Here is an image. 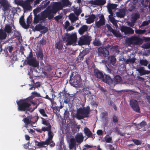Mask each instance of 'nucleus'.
<instances>
[{
    "label": "nucleus",
    "instance_id": "obj_18",
    "mask_svg": "<svg viewBox=\"0 0 150 150\" xmlns=\"http://www.w3.org/2000/svg\"><path fill=\"white\" fill-rule=\"evenodd\" d=\"M117 5L115 4L108 3L107 6L109 13L112 16H113L112 10L115 9Z\"/></svg>",
    "mask_w": 150,
    "mask_h": 150
},
{
    "label": "nucleus",
    "instance_id": "obj_19",
    "mask_svg": "<svg viewBox=\"0 0 150 150\" xmlns=\"http://www.w3.org/2000/svg\"><path fill=\"white\" fill-rule=\"evenodd\" d=\"M105 23V19L104 16L103 14H102L100 17V20L99 21L96 22L95 25L97 28H99L101 26L103 25H104Z\"/></svg>",
    "mask_w": 150,
    "mask_h": 150
},
{
    "label": "nucleus",
    "instance_id": "obj_20",
    "mask_svg": "<svg viewBox=\"0 0 150 150\" xmlns=\"http://www.w3.org/2000/svg\"><path fill=\"white\" fill-rule=\"evenodd\" d=\"M34 17L33 20V23L35 24L38 23L40 21H44V19L42 15L40 14L34 15Z\"/></svg>",
    "mask_w": 150,
    "mask_h": 150
},
{
    "label": "nucleus",
    "instance_id": "obj_64",
    "mask_svg": "<svg viewBox=\"0 0 150 150\" xmlns=\"http://www.w3.org/2000/svg\"><path fill=\"white\" fill-rule=\"evenodd\" d=\"M118 48V46L117 45L112 46V47L110 48V49L112 50V51H115L117 50Z\"/></svg>",
    "mask_w": 150,
    "mask_h": 150
},
{
    "label": "nucleus",
    "instance_id": "obj_44",
    "mask_svg": "<svg viewBox=\"0 0 150 150\" xmlns=\"http://www.w3.org/2000/svg\"><path fill=\"white\" fill-rule=\"evenodd\" d=\"M112 33L115 37H122V35L119 31H117L116 30H114Z\"/></svg>",
    "mask_w": 150,
    "mask_h": 150
},
{
    "label": "nucleus",
    "instance_id": "obj_31",
    "mask_svg": "<svg viewBox=\"0 0 150 150\" xmlns=\"http://www.w3.org/2000/svg\"><path fill=\"white\" fill-rule=\"evenodd\" d=\"M96 18V16L94 14H92L86 19V23L89 24L93 23Z\"/></svg>",
    "mask_w": 150,
    "mask_h": 150
},
{
    "label": "nucleus",
    "instance_id": "obj_35",
    "mask_svg": "<svg viewBox=\"0 0 150 150\" xmlns=\"http://www.w3.org/2000/svg\"><path fill=\"white\" fill-rule=\"evenodd\" d=\"M55 47L56 49L61 50L63 48V44L61 41H59L56 43Z\"/></svg>",
    "mask_w": 150,
    "mask_h": 150
},
{
    "label": "nucleus",
    "instance_id": "obj_45",
    "mask_svg": "<svg viewBox=\"0 0 150 150\" xmlns=\"http://www.w3.org/2000/svg\"><path fill=\"white\" fill-rule=\"evenodd\" d=\"M110 21V22L112 23L113 24L116 26V25H117V24L116 22V21L114 18V17H113L112 16H110V15L109 16Z\"/></svg>",
    "mask_w": 150,
    "mask_h": 150
},
{
    "label": "nucleus",
    "instance_id": "obj_25",
    "mask_svg": "<svg viewBox=\"0 0 150 150\" xmlns=\"http://www.w3.org/2000/svg\"><path fill=\"white\" fill-rule=\"evenodd\" d=\"M19 23L22 27L25 29L28 28V25H27L24 21V16L23 15L21 16L19 19Z\"/></svg>",
    "mask_w": 150,
    "mask_h": 150
},
{
    "label": "nucleus",
    "instance_id": "obj_26",
    "mask_svg": "<svg viewBox=\"0 0 150 150\" xmlns=\"http://www.w3.org/2000/svg\"><path fill=\"white\" fill-rule=\"evenodd\" d=\"M17 55L15 53H13L9 57V62L13 64L16 61L18 60Z\"/></svg>",
    "mask_w": 150,
    "mask_h": 150
},
{
    "label": "nucleus",
    "instance_id": "obj_7",
    "mask_svg": "<svg viewBox=\"0 0 150 150\" xmlns=\"http://www.w3.org/2000/svg\"><path fill=\"white\" fill-rule=\"evenodd\" d=\"M126 43L129 44H133L134 45H140L143 42V40L141 38L134 35L128 38L126 40Z\"/></svg>",
    "mask_w": 150,
    "mask_h": 150
},
{
    "label": "nucleus",
    "instance_id": "obj_53",
    "mask_svg": "<svg viewBox=\"0 0 150 150\" xmlns=\"http://www.w3.org/2000/svg\"><path fill=\"white\" fill-rule=\"evenodd\" d=\"M104 139L106 142L108 143H112V137H108L106 136H105Z\"/></svg>",
    "mask_w": 150,
    "mask_h": 150
},
{
    "label": "nucleus",
    "instance_id": "obj_27",
    "mask_svg": "<svg viewBox=\"0 0 150 150\" xmlns=\"http://www.w3.org/2000/svg\"><path fill=\"white\" fill-rule=\"evenodd\" d=\"M35 30L37 31H40L42 30L45 29L44 33H46L48 30L47 28L44 26H42L41 24H39L36 25L35 28Z\"/></svg>",
    "mask_w": 150,
    "mask_h": 150
},
{
    "label": "nucleus",
    "instance_id": "obj_63",
    "mask_svg": "<svg viewBox=\"0 0 150 150\" xmlns=\"http://www.w3.org/2000/svg\"><path fill=\"white\" fill-rule=\"evenodd\" d=\"M31 94L32 95V96L33 97H39L40 96V94L39 93H38L34 91Z\"/></svg>",
    "mask_w": 150,
    "mask_h": 150
},
{
    "label": "nucleus",
    "instance_id": "obj_8",
    "mask_svg": "<svg viewBox=\"0 0 150 150\" xmlns=\"http://www.w3.org/2000/svg\"><path fill=\"white\" fill-rule=\"evenodd\" d=\"M86 82L83 81L81 83L82 85H80V87L83 88L82 90L83 92V96L85 99L87 97L90 98V97L92 96L91 92L88 90V86Z\"/></svg>",
    "mask_w": 150,
    "mask_h": 150
},
{
    "label": "nucleus",
    "instance_id": "obj_10",
    "mask_svg": "<svg viewBox=\"0 0 150 150\" xmlns=\"http://www.w3.org/2000/svg\"><path fill=\"white\" fill-rule=\"evenodd\" d=\"M98 56L105 58L108 57L109 52L107 49L104 47H101L98 48Z\"/></svg>",
    "mask_w": 150,
    "mask_h": 150
},
{
    "label": "nucleus",
    "instance_id": "obj_46",
    "mask_svg": "<svg viewBox=\"0 0 150 150\" xmlns=\"http://www.w3.org/2000/svg\"><path fill=\"white\" fill-rule=\"evenodd\" d=\"M33 19H32V15H30L27 18V25H28V28L29 27L30 24H31V23L32 22Z\"/></svg>",
    "mask_w": 150,
    "mask_h": 150
},
{
    "label": "nucleus",
    "instance_id": "obj_17",
    "mask_svg": "<svg viewBox=\"0 0 150 150\" xmlns=\"http://www.w3.org/2000/svg\"><path fill=\"white\" fill-rule=\"evenodd\" d=\"M91 4L98 6L104 5L106 3V0H93L89 2Z\"/></svg>",
    "mask_w": 150,
    "mask_h": 150
},
{
    "label": "nucleus",
    "instance_id": "obj_51",
    "mask_svg": "<svg viewBox=\"0 0 150 150\" xmlns=\"http://www.w3.org/2000/svg\"><path fill=\"white\" fill-rule=\"evenodd\" d=\"M135 32L136 34H144L146 32L145 30L137 29L135 30Z\"/></svg>",
    "mask_w": 150,
    "mask_h": 150
},
{
    "label": "nucleus",
    "instance_id": "obj_13",
    "mask_svg": "<svg viewBox=\"0 0 150 150\" xmlns=\"http://www.w3.org/2000/svg\"><path fill=\"white\" fill-rule=\"evenodd\" d=\"M48 138L45 140L46 142L48 145H50L51 147H54L55 145V143L52 140L54 136V134L51 130L48 132Z\"/></svg>",
    "mask_w": 150,
    "mask_h": 150
},
{
    "label": "nucleus",
    "instance_id": "obj_9",
    "mask_svg": "<svg viewBox=\"0 0 150 150\" xmlns=\"http://www.w3.org/2000/svg\"><path fill=\"white\" fill-rule=\"evenodd\" d=\"M91 37L90 36L84 35L82 36L78 42V44L79 45H89L91 40Z\"/></svg>",
    "mask_w": 150,
    "mask_h": 150
},
{
    "label": "nucleus",
    "instance_id": "obj_2",
    "mask_svg": "<svg viewBox=\"0 0 150 150\" xmlns=\"http://www.w3.org/2000/svg\"><path fill=\"white\" fill-rule=\"evenodd\" d=\"M82 79L80 75L77 72H72L70 76L69 83L71 85L75 87L80 88L81 85Z\"/></svg>",
    "mask_w": 150,
    "mask_h": 150
},
{
    "label": "nucleus",
    "instance_id": "obj_11",
    "mask_svg": "<svg viewBox=\"0 0 150 150\" xmlns=\"http://www.w3.org/2000/svg\"><path fill=\"white\" fill-rule=\"evenodd\" d=\"M0 7L5 12L8 11L11 7V5L7 0H0Z\"/></svg>",
    "mask_w": 150,
    "mask_h": 150
},
{
    "label": "nucleus",
    "instance_id": "obj_43",
    "mask_svg": "<svg viewBox=\"0 0 150 150\" xmlns=\"http://www.w3.org/2000/svg\"><path fill=\"white\" fill-rule=\"evenodd\" d=\"M112 33L115 37H122V35L119 31H117L116 30H114Z\"/></svg>",
    "mask_w": 150,
    "mask_h": 150
},
{
    "label": "nucleus",
    "instance_id": "obj_39",
    "mask_svg": "<svg viewBox=\"0 0 150 150\" xmlns=\"http://www.w3.org/2000/svg\"><path fill=\"white\" fill-rule=\"evenodd\" d=\"M140 15L137 13H135L132 17V21L133 23L135 22L137 19L139 18Z\"/></svg>",
    "mask_w": 150,
    "mask_h": 150
},
{
    "label": "nucleus",
    "instance_id": "obj_62",
    "mask_svg": "<svg viewBox=\"0 0 150 150\" xmlns=\"http://www.w3.org/2000/svg\"><path fill=\"white\" fill-rule=\"evenodd\" d=\"M23 121L25 123V125H28L30 124L29 119L27 118H25L23 119Z\"/></svg>",
    "mask_w": 150,
    "mask_h": 150
},
{
    "label": "nucleus",
    "instance_id": "obj_54",
    "mask_svg": "<svg viewBox=\"0 0 150 150\" xmlns=\"http://www.w3.org/2000/svg\"><path fill=\"white\" fill-rule=\"evenodd\" d=\"M89 52V51L88 50L85 49L83 50L81 52H80V54H81L84 57Z\"/></svg>",
    "mask_w": 150,
    "mask_h": 150
},
{
    "label": "nucleus",
    "instance_id": "obj_16",
    "mask_svg": "<svg viewBox=\"0 0 150 150\" xmlns=\"http://www.w3.org/2000/svg\"><path fill=\"white\" fill-rule=\"evenodd\" d=\"M130 105L133 109L137 112H140V108L138 102L135 100H132L130 101Z\"/></svg>",
    "mask_w": 150,
    "mask_h": 150
},
{
    "label": "nucleus",
    "instance_id": "obj_47",
    "mask_svg": "<svg viewBox=\"0 0 150 150\" xmlns=\"http://www.w3.org/2000/svg\"><path fill=\"white\" fill-rule=\"evenodd\" d=\"M139 63L141 65L146 66H147L148 62L146 59H141L139 60Z\"/></svg>",
    "mask_w": 150,
    "mask_h": 150
},
{
    "label": "nucleus",
    "instance_id": "obj_14",
    "mask_svg": "<svg viewBox=\"0 0 150 150\" xmlns=\"http://www.w3.org/2000/svg\"><path fill=\"white\" fill-rule=\"evenodd\" d=\"M69 0H62V3L61 2H56L54 4L58 6V7H57V8L58 11L62 10L64 6L69 5Z\"/></svg>",
    "mask_w": 150,
    "mask_h": 150
},
{
    "label": "nucleus",
    "instance_id": "obj_4",
    "mask_svg": "<svg viewBox=\"0 0 150 150\" xmlns=\"http://www.w3.org/2000/svg\"><path fill=\"white\" fill-rule=\"evenodd\" d=\"M77 36L76 33H65L62 37L63 41L66 42L67 45H71L76 42Z\"/></svg>",
    "mask_w": 150,
    "mask_h": 150
},
{
    "label": "nucleus",
    "instance_id": "obj_22",
    "mask_svg": "<svg viewBox=\"0 0 150 150\" xmlns=\"http://www.w3.org/2000/svg\"><path fill=\"white\" fill-rule=\"evenodd\" d=\"M137 70L140 74V76L148 74L150 73V71L146 70L144 69L143 67H140L137 69Z\"/></svg>",
    "mask_w": 150,
    "mask_h": 150
},
{
    "label": "nucleus",
    "instance_id": "obj_38",
    "mask_svg": "<svg viewBox=\"0 0 150 150\" xmlns=\"http://www.w3.org/2000/svg\"><path fill=\"white\" fill-rule=\"evenodd\" d=\"M121 77L119 75H116L113 79V81L115 84L119 83L121 80Z\"/></svg>",
    "mask_w": 150,
    "mask_h": 150
},
{
    "label": "nucleus",
    "instance_id": "obj_48",
    "mask_svg": "<svg viewBox=\"0 0 150 150\" xmlns=\"http://www.w3.org/2000/svg\"><path fill=\"white\" fill-rule=\"evenodd\" d=\"M115 131L118 134H119L121 136H123L125 134L124 133H122L121 132L119 129V127H115Z\"/></svg>",
    "mask_w": 150,
    "mask_h": 150
},
{
    "label": "nucleus",
    "instance_id": "obj_6",
    "mask_svg": "<svg viewBox=\"0 0 150 150\" xmlns=\"http://www.w3.org/2000/svg\"><path fill=\"white\" fill-rule=\"evenodd\" d=\"M34 1L35 0H15L14 2L16 4L22 6L24 10H31L32 9V7L30 4Z\"/></svg>",
    "mask_w": 150,
    "mask_h": 150
},
{
    "label": "nucleus",
    "instance_id": "obj_3",
    "mask_svg": "<svg viewBox=\"0 0 150 150\" xmlns=\"http://www.w3.org/2000/svg\"><path fill=\"white\" fill-rule=\"evenodd\" d=\"M58 6L53 4L52 6V8H47L44 11L40 13L42 15L44 19L45 20L47 18L49 20L52 19L54 17V14H56L58 11L57 9Z\"/></svg>",
    "mask_w": 150,
    "mask_h": 150
},
{
    "label": "nucleus",
    "instance_id": "obj_29",
    "mask_svg": "<svg viewBox=\"0 0 150 150\" xmlns=\"http://www.w3.org/2000/svg\"><path fill=\"white\" fill-rule=\"evenodd\" d=\"M83 138L84 137L83 134L80 133L75 136V139L78 143L80 144L83 142Z\"/></svg>",
    "mask_w": 150,
    "mask_h": 150
},
{
    "label": "nucleus",
    "instance_id": "obj_30",
    "mask_svg": "<svg viewBox=\"0 0 150 150\" xmlns=\"http://www.w3.org/2000/svg\"><path fill=\"white\" fill-rule=\"evenodd\" d=\"M36 55L37 58H40V60H43V52L41 48H40L37 51L36 53Z\"/></svg>",
    "mask_w": 150,
    "mask_h": 150
},
{
    "label": "nucleus",
    "instance_id": "obj_12",
    "mask_svg": "<svg viewBox=\"0 0 150 150\" xmlns=\"http://www.w3.org/2000/svg\"><path fill=\"white\" fill-rule=\"evenodd\" d=\"M25 62H27L26 64L33 67H38L39 66V62L38 60H37L35 57L33 58L32 59H30L27 60H25L24 63H25Z\"/></svg>",
    "mask_w": 150,
    "mask_h": 150
},
{
    "label": "nucleus",
    "instance_id": "obj_40",
    "mask_svg": "<svg viewBox=\"0 0 150 150\" xmlns=\"http://www.w3.org/2000/svg\"><path fill=\"white\" fill-rule=\"evenodd\" d=\"M14 34L15 38H17L18 40H19L22 39V37L21 33L18 31L15 32Z\"/></svg>",
    "mask_w": 150,
    "mask_h": 150
},
{
    "label": "nucleus",
    "instance_id": "obj_21",
    "mask_svg": "<svg viewBox=\"0 0 150 150\" xmlns=\"http://www.w3.org/2000/svg\"><path fill=\"white\" fill-rule=\"evenodd\" d=\"M7 36V34L4 30L2 28L0 29V43L4 41Z\"/></svg>",
    "mask_w": 150,
    "mask_h": 150
},
{
    "label": "nucleus",
    "instance_id": "obj_28",
    "mask_svg": "<svg viewBox=\"0 0 150 150\" xmlns=\"http://www.w3.org/2000/svg\"><path fill=\"white\" fill-rule=\"evenodd\" d=\"M94 73L95 76L99 79H102L104 77L103 73L98 69L95 70Z\"/></svg>",
    "mask_w": 150,
    "mask_h": 150
},
{
    "label": "nucleus",
    "instance_id": "obj_1",
    "mask_svg": "<svg viewBox=\"0 0 150 150\" xmlns=\"http://www.w3.org/2000/svg\"><path fill=\"white\" fill-rule=\"evenodd\" d=\"M18 105V109L19 111H25L26 110L33 112L36 109L38 105H37L35 107L32 108L30 107L31 104L26 99H20L16 101Z\"/></svg>",
    "mask_w": 150,
    "mask_h": 150
},
{
    "label": "nucleus",
    "instance_id": "obj_58",
    "mask_svg": "<svg viewBox=\"0 0 150 150\" xmlns=\"http://www.w3.org/2000/svg\"><path fill=\"white\" fill-rule=\"evenodd\" d=\"M132 141L136 145H140L141 144V142L138 139H133Z\"/></svg>",
    "mask_w": 150,
    "mask_h": 150
},
{
    "label": "nucleus",
    "instance_id": "obj_49",
    "mask_svg": "<svg viewBox=\"0 0 150 150\" xmlns=\"http://www.w3.org/2000/svg\"><path fill=\"white\" fill-rule=\"evenodd\" d=\"M41 119L42 120V123L43 125L47 126L49 125H50L48 120L45 119L42 117H41Z\"/></svg>",
    "mask_w": 150,
    "mask_h": 150
},
{
    "label": "nucleus",
    "instance_id": "obj_57",
    "mask_svg": "<svg viewBox=\"0 0 150 150\" xmlns=\"http://www.w3.org/2000/svg\"><path fill=\"white\" fill-rule=\"evenodd\" d=\"M33 57V55L32 52L31 51L30 52L28 56L26 57V59L25 60H27L30 59H32L33 58H35Z\"/></svg>",
    "mask_w": 150,
    "mask_h": 150
},
{
    "label": "nucleus",
    "instance_id": "obj_34",
    "mask_svg": "<svg viewBox=\"0 0 150 150\" xmlns=\"http://www.w3.org/2000/svg\"><path fill=\"white\" fill-rule=\"evenodd\" d=\"M34 141L35 144V145L36 146L42 147H43L44 146V145H49L47 143H46L45 141L44 142L41 141L39 142L36 140H35Z\"/></svg>",
    "mask_w": 150,
    "mask_h": 150
},
{
    "label": "nucleus",
    "instance_id": "obj_5",
    "mask_svg": "<svg viewBox=\"0 0 150 150\" xmlns=\"http://www.w3.org/2000/svg\"><path fill=\"white\" fill-rule=\"evenodd\" d=\"M90 112V108L89 106L83 108H80L77 110L76 117L79 120L83 119L86 117H88Z\"/></svg>",
    "mask_w": 150,
    "mask_h": 150
},
{
    "label": "nucleus",
    "instance_id": "obj_55",
    "mask_svg": "<svg viewBox=\"0 0 150 150\" xmlns=\"http://www.w3.org/2000/svg\"><path fill=\"white\" fill-rule=\"evenodd\" d=\"M39 112L42 116L46 117H48L47 115L46 114L45 111L43 109H40L39 110Z\"/></svg>",
    "mask_w": 150,
    "mask_h": 150
},
{
    "label": "nucleus",
    "instance_id": "obj_24",
    "mask_svg": "<svg viewBox=\"0 0 150 150\" xmlns=\"http://www.w3.org/2000/svg\"><path fill=\"white\" fill-rule=\"evenodd\" d=\"M74 96H71L70 94H68L66 95L64 102L66 104H68L70 101L74 100Z\"/></svg>",
    "mask_w": 150,
    "mask_h": 150
},
{
    "label": "nucleus",
    "instance_id": "obj_61",
    "mask_svg": "<svg viewBox=\"0 0 150 150\" xmlns=\"http://www.w3.org/2000/svg\"><path fill=\"white\" fill-rule=\"evenodd\" d=\"M106 26L108 30L110 32L112 33L114 30L111 27L109 24H106Z\"/></svg>",
    "mask_w": 150,
    "mask_h": 150
},
{
    "label": "nucleus",
    "instance_id": "obj_42",
    "mask_svg": "<svg viewBox=\"0 0 150 150\" xmlns=\"http://www.w3.org/2000/svg\"><path fill=\"white\" fill-rule=\"evenodd\" d=\"M110 63H112V64H114L116 61V59L115 56L114 55L110 56L109 57Z\"/></svg>",
    "mask_w": 150,
    "mask_h": 150
},
{
    "label": "nucleus",
    "instance_id": "obj_33",
    "mask_svg": "<svg viewBox=\"0 0 150 150\" xmlns=\"http://www.w3.org/2000/svg\"><path fill=\"white\" fill-rule=\"evenodd\" d=\"M84 133L88 138L91 137L93 134L90 130L87 127H85L84 129Z\"/></svg>",
    "mask_w": 150,
    "mask_h": 150
},
{
    "label": "nucleus",
    "instance_id": "obj_56",
    "mask_svg": "<svg viewBox=\"0 0 150 150\" xmlns=\"http://www.w3.org/2000/svg\"><path fill=\"white\" fill-rule=\"evenodd\" d=\"M32 81L34 84H35V85H34V88L35 89L36 88H38L40 87V86H41V84H40V82H37L35 83L34 80H32Z\"/></svg>",
    "mask_w": 150,
    "mask_h": 150
},
{
    "label": "nucleus",
    "instance_id": "obj_37",
    "mask_svg": "<svg viewBox=\"0 0 150 150\" xmlns=\"http://www.w3.org/2000/svg\"><path fill=\"white\" fill-rule=\"evenodd\" d=\"M125 15V10L124 9L121 10L119 12H117L116 13L117 16L120 18H123Z\"/></svg>",
    "mask_w": 150,
    "mask_h": 150
},
{
    "label": "nucleus",
    "instance_id": "obj_52",
    "mask_svg": "<svg viewBox=\"0 0 150 150\" xmlns=\"http://www.w3.org/2000/svg\"><path fill=\"white\" fill-rule=\"evenodd\" d=\"M84 58V57L81 55V54L79 53V55L77 58L76 61L78 62H80L82 61Z\"/></svg>",
    "mask_w": 150,
    "mask_h": 150
},
{
    "label": "nucleus",
    "instance_id": "obj_15",
    "mask_svg": "<svg viewBox=\"0 0 150 150\" xmlns=\"http://www.w3.org/2000/svg\"><path fill=\"white\" fill-rule=\"evenodd\" d=\"M120 30L122 32H124L125 35L132 34L134 33V30L132 28L126 26H122Z\"/></svg>",
    "mask_w": 150,
    "mask_h": 150
},
{
    "label": "nucleus",
    "instance_id": "obj_23",
    "mask_svg": "<svg viewBox=\"0 0 150 150\" xmlns=\"http://www.w3.org/2000/svg\"><path fill=\"white\" fill-rule=\"evenodd\" d=\"M102 79L103 82L109 85H111L112 83L113 80L110 76L105 75V76H104Z\"/></svg>",
    "mask_w": 150,
    "mask_h": 150
},
{
    "label": "nucleus",
    "instance_id": "obj_36",
    "mask_svg": "<svg viewBox=\"0 0 150 150\" xmlns=\"http://www.w3.org/2000/svg\"><path fill=\"white\" fill-rule=\"evenodd\" d=\"M12 27L10 25L7 24L6 25L4 30L6 32V33L8 34H10L12 32Z\"/></svg>",
    "mask_w": 150,
    "mask_h": 150
},
{
    "label": "nucleus",
    "instance_id": "obj_32",
    "mask_svg": "<svg viewBox=\"0 0 150 150\" xmlns=\"http://www.w3.org/2000/svg\"><path fill=\"white\" fill-rule=\"evenodd\" d=\"M87 26L86 25H83L79 28L78 32L80 35H82L85 32L87 31Z\"/></svg>",
    "mask_w": 150,
    "mask_h": 150
},
{
    "label": "nucleus",
    "instance_id": "obj_60",
    "mask_svg": "<svg viewBox=\"0 0 150 150\" xmlns=\"http://www.w3.org/2000/svg\"><path fill=\"white\" fill-rule=\"evenodd\" d=\"M46 40L44 39V38H42V39L39 41V43L42 45H44L46 44Z\"/></svg>",
    "mask_w": 150,
    "mask_h": 150
},
{
    "label": "nucleus",
    "instance_id": "obj_50",
    "mask_svg": "<svg viewBox=\"0 0 150 150\" xmlns=\"http://www.w3.org/2000/svg\"><path fill=\"white\" fill-rule=\"evenodd\" d=\"M41 9V7H38L33 10V12L34 15H38L37 13L40 12Z\"/></svg>",
    "mask_w": 150,
    "mask_h": 150
},
{
    "label": "nucleus",
    "instance_id": "obj_41",
    "mask_svg": "<svg viewBox=\"0 0 150 150\" xmlns=\"http://www.w3.org/2000/svg\"><path fill=\"white\" fill-rule=\"evenodd\" d=\"M48 127H42V130L43 132H45L46 131L50 132L51 130L52 129V126L50 125L47 126Z\"/></svg>",
    "mask_w": 150,
    "mask_h": 150
},
{
    "label": "nucleus",
    "instance_id": "obj_59",
    "mask_svg": "<svg viewBox=\"0 0 150 150\" xmlns=\"http://www.w3.org/2000/svg\"><path fill=\"white\" fill-rule=\"evenodd\" d=\"M112 121L115 124L116 123L118 122L117 117L115 115H113Z\"/></svg>",
    "mask_w": 150,
    "mask_h": 150
}]
</instances>
